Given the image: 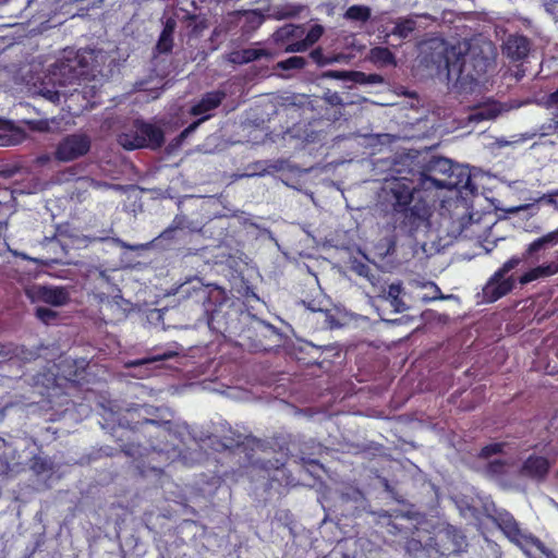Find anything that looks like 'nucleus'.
Segmentation results:
<instances>
[{"mask_svg":"<svg viewBox=\"0 0 558 558\" xmlns=\"http://www.w3.org/2000/svg\"><path fill=\"white\" fill-rule=\"evenodd\" d=\"M414 161L409 157L396 160L392 174L383 185L384 204L388 208L396 230L414 238L421 230H427L433 215L432 206L420 195L423 190L416 179Z\"/></svg>","mask_w":558,"mask_h":558,"instance_id":"1","label":"nucleus"},{"mask_svg":"<svg viewBox=\"0 0 558 558\" xmlns=\"http://www.w3.org/2000/svg\"><path fill=\"white\" fill-rule=\"evenodd\" d=\"M170 422L142 417L137 410H129L121 423V436L130 439V442L119 445L120 449L129 457L142 454L143 445L156 449L161 434L169 430Z\"/></svg>","mask_w":558,"mask_h":558,"instance_id":"2","label":"nucleus"},{"mask_svg":"<svg viewBox=\"0 0 558 558\" xmlns=\"http://www.w3.org/2000/svg\"><path fill=\"white\" fill-rule=\"evenodd\" d=\"M118 141L128 150L138 148L159 149L165 143V133L159 126L136 119L132 129L120 134Z\"/></svg>","mask_w":558,"mask_h":558,"instance_id":"3","label":"nucleus"},{"mask_svg":"<svg viewBox=\"0 0 558 558\" xmlns=\"http://www.w3.org/2000/svg\"><path fill=\"white\" fill-rule=\"evenodd\" d=\"M209 446L217 452L228 451L231 454H243L244 465L252 464L256 449L260 440L252 435H243L229 427L222 436H210Z\"/></svg>","mask_w":558,"mask_h":558,"instance_id":"4","label":"nucleus"},{"mask_svg":"<svg viewBox=\"0 0 558 558\" xmlns=\"http://www.w3.org/2000/svg\"><path fill=\"white\" fill-rule=\"evenodd\" d=\"M490 519L505 536L525 554H529L526 546H533L542 553L546 551L545 544L533 534L524 533L519 522L509 511L505 509L496 510L495 514L490 515Z\"/></svg>","mask_w":558,"mask_h":558,"instance_id":"5","label":"nucleus"},{"mask_svg":"<svg viewBox=\"0 0 558 558\" xmlns=\"http://www.w3.org/2000/svg\"><path fill=\"white\" fill-rule=\"evenodd\" d=\"M227 94L223 90H211L205 93L201 99L194 104L190 113L194 117H201L186 126L178 136L179 142H183L190 134H192L203 122L211 118L210 111L217 109L225 100Z\"/></svg>","mask_w":558,"mask_h":558,"instance_id":"6","label":"nucleus"},{"mask_svg":"<svg viewBox=\"0 0 558 558\" xmlns=\"http://www.w3.org/2000/svg\"><path fill=\"white\" fill-rule=\"evenodd\" d=\"M453 165L454 162L446 157H434L428 161L424 171H421L415 162L412 167H414L416 179L421 182L423 190L428 191L439 190L435 180L442 181V179H446L452 171Z\"/></svg>","mask_w":558,"mask_h":558,"instance_id":"7","label":"nucleus"},{"mask_svg":"<svg viewBox=\"0 0 558 558\" xmlns=\"http://www.w3.org/2000/svg\"><path fill=\"white\" fill-rule=\"evenodd\" d=\"M468 53L461 51L458 46H451L445 49L444 52V68L447 71V78L449 81H475L480 75L478 72L473 73L466 69Z\"/></svg>","mask_w":558,"mask_h":558,"instance_id":"8","label":"nucleus"},{"mask_svg":"<svg viewBox=\"0 0 558 558\" xmlns=\"http://www.w3.org/2000/svg\"><path fill=\"white\" fill-rule=\"evenodd\" d=\"M90 146V138L86 134H70L57 144L53 156L60 162L73 161L87 155Z\"/></svg>","mask_w":558,"mask_h":558,"instance_id":"9","label":"nucleus"},{"mask_svg":"<svg viewBox=\"0 0 558 558\" xmlns=\"http://www.w3.org/2000/svg\"><path fill=\"white\" fill-rule=\"evenodd\" d=\"M26 296L33 302H43L52 306L66 305L71 300L66 287L34 284L25 290Z\"/></svg>","mask_w":558,"mask_h":558,"instance_id":"10","label":"nucleus"},{"mask_svg":"<svg viewBox=\"0 0 558 558\" xmlns=\"http://www.w3.org/2000/svg\"><path fill=\"white\" fill-rule=\"evenodd\" d=\"M87 368L88 361L85 357H65L58 365L59 373L62 377L76 387H81L84 383H87Z\"/></svg>","mask_w":558,"mask_h":558,"instance_id":"11","label":"nucleus"},{"mask_svg":"<svg viewBox=\"0 0 558 558\" xmlns=\"http://www.w3.org/2000/svg\"><path fill=\"white\" fill-rule=\"evenodd\" d=\"M531 49V39L518 33L508 35L501 45L502 54L512 62L526 59Z\"/></svg>","mask_w":558,"mask_h":558,"instance_id":"12","label":"nucleus"},{"mask_svg":"<svg viewBox=\"0 0 558 558\" xmlns=\"http://www.w3.org/2000/svg\"><path fill=\"white\" fill-rule=\"evenodd\" d=\"M512 277L497 276L495 271L482 289L483 300L486 303H493L507 295L514 288Z\"/></svg>","mask_w":558,"mask_h":558,"instance_id":"13","label":"nucleus"},{"mask_svg":"<svg viewBox=\"0 0 558 558\" xmlns=\"http://www.w3.org/2000/svg\"><path fill=\"white\" fill-rule=\"evenodd\" d=\"M435 181L438 183L439 190L470 191L471 193L477 190L468 170L457 163L453 165L452 171L446 179Z\"/></svg>","mask_w":558,"mask_h":558,"instance_id":"14","label":"nucleus"},{"mask_svg":"<svg viewBox=\"0 0 558 558\" xmlns=\"http://www.w3.org/2000/svg\"><path fill=\"white\" fill-rule=\"evenodd\" d=\"M305 34V27L302 25L286 24L278 28L274 34V41L282 47L284 51L292 52L290 45L298 43Z\"/></svg>","mask_w":558,"mask_h":558,"instance_id":"15","label":"nucleus"},{"mask_svg":"<svg viewBox=\"0 0 558 558\" xmlns=\"http://www.w3.org/2000/svg\"><path fill=\"white\" fill-rule=\"evenodd\" d=\"M549 461L542 456H530L521 466V474L534 480H544L549 472Z\"/></svg>","mask_w":558,"mask_h":558,"instance_id":"16","label":"nucleus"},{"mask_svg":"<svg viewBox=\"0 0 558 558\" xmlns=\"http://www.w3.org/2000/svg\"><path fill=\"white\" fill-rule=\"evenodd\" d=\"M558 244V228L551 232L531 242L525 248L524 258H527L530 263H535L539 258V253L550 246Z\"/></svg>","mask_w":558,"mask_h":558,"instance_id":"17","label":"nucleus"},{"mask_svg":"<svg viewBox=\"0 0 558 558\" xmlns=\"http://www.w3.org/2000/svg\"><path fill=\"white\" fill-rule=\"evenodd\" d=\"M268 56L269 53L266 49L245 48L231 51L229 53V61L234 64H246Z\"/></svg>","mask_w":558,"mask_h":558,"instance_id":"18","label":"nucleus"},{"mask_svg":"<svg viewBox=\"0 0 558 558\" xmlns=\"http://www.w3.org/2000/svg\"><path fill=\"white\" fill-rule=\"evenodd\" d=\"M177 22L172 17H168L163 24V28L157 41L156 48L160 53H168L173 47V34Z\"/></svg>","mask_w":558,"mask_h":558,"instance_id":"19","label":"nucleus"},{"mask_svg":"<svg viewBox=\"0 0 558 558\" xmlns=\"http://www.w3.org/2000/svg\"><path fill=\"white\" fill-rule=\"evenodd\" d=\"M324 33V28L319 24L313 25L307 32L305 31L304 36L298 43L290 45L291 51H305L307 48L313 46L319 40Z\"/></svg>","mask_w":558,"mask_h":558,"instance_id":"20","label":"nucleus"},{"mask_svg":"<svg viewBox=\"0 0 558 558\" xmlns=\"http://www.w3.org/2000/svg\"><path fill=\"white\" fill-rule=\"evenodd\" d=\"M372 62L380 65H395L396 57L387 47H375L369 51Z\"/></svg>","mask_w":558,"mask_h":558,"instance_id":"21","label":"nucleus"},{"mask_svg":"<svg viewBox=\"0 0 558 558\" xmlns=\"http://www.w3.org/2000/svg\"><path fill=\"white\" fill-rule=\"evenodd\" d=\"M348 82L360 85H375L384 83V77L376 73L366 74L361 71H349Z\"/></svg>","mask_w":558,"mask_h":558,"instance_id":"22","label":"nucleus"},{"mask_svg":"<svg viewBox=\"0 0 558 558\" xmlns=\"http://www.w3.org/2000/svg\"><path fill=\"white\" fill-rule=\"evenodd\" d=\"M226 313L221 311H215L208 318V326L214 331L226 336V333H232L231 326L225 320Z\"/></svg>","mask_w":558,"mask_h":558,"instance_id":"23","label":"nucleus"},{"mask_svg":"<svg viewBox=\"0 0 558 558\" xmlns=\"http://www.w3.org/2000/svg\"><path fill=\"white\" fill-rule=\"evenodd\" d=\"M3 124L2 130L11 131V134H0V146H13L22 142L24 133L20 129H13L11 122L0 121Z\"/></svg>","mask_w":558,"mask_h":558,"instance_id":"24","label":"nucleus"},{"mask_svg":"<svg viewBox=\"0 0 558 558\" xmlns=\"http://www.w3.org/2000/svg\"><path fill=\"white\" fill-rule=\"evenodd\" d=\"M344 17L350 21L366 22L371 19V9L366 5L354 4L347 9Z\"/></svg>","mask_w":558,"mask_h":558,"instance_id":"25","label":"nucleus"},{"mask_svg":"<svg viewBox=\"0 0 558 558\" xmlns=\"http://www.w3.org/2000/svg\"><path fill=\"white\" fill-rule=\"evenodd\" d=\"M306 65V60L303 57L293 56L286 60L279 61L275 69L281 71L301 70Z\"/></svg>","mask_w":558,"mask_h":558,"instance_id":"26","label":"nucleus"},{"mask_svg":"<svg viewBox=\"0 0 558 558\" xmlns=\"http://www.w3.org/2000/svg\"><path fill=\"white\" fill-rule=\"evenodd\" d=\"M416 26L415 21L408 19L402 20L396 23L392 34L399 36L400 38H408L412 32H414Z\"/></svg>","mask_w":558,"mask_h":558,"instance_id":"27","label":"nucleus"},{"mask_svg":"<svg viewBox=\"0 0 558 558\" xmlns=\"http://www.w3.org/2000/svg\"><path fill=\"white\" fill-rule=\"evenodd\" d=\"M520 264H530L527 258H524V253H522L521 256L514 255L510 257L507 262H505L502 266L496 270L497 276H506L509 271L517 268Z\"/></svg>","mask_w":558,"mask_h":558,"instance_id":"28","label":"nucleus"},{"mask_svg":"<svg viewBox=\"0 0 558 558\" xmlns=\"http://www.w3.org/2000/svg\"><path fill=\"white\" fill-rule=\"evenodd\" d=\"M310 58L319 66L331 64L339 60L338 56H325L320 47L313 49L310 52Z\"/></svg>","mask_w":558,"mask_h":558,"instance_id":"29","label":"nucleus"},{"mask_svg":"<svg viewBox=\"0 0 558 558\" xmlns=\"http://www.w3.org/2000/svg\"><path fill=\"white\" fill-rule=\"evenodd\" d=\"M507 463L504 460L496 459L485 468V474L492 478L502 476L506 473Z\"/></svg>","mask_w":558,"mask_h":558,"instance_id":"30","label":"nucleus"},{"mask_svg":"<svg viewBox=\"0 0 558 558\" xmlns=\"http://www.w3.org/2000/svg\"><path fill=\"white\" fill-rule=\"evenodd\" d=\"M35 316L44 324L50 325L58 319V313L51 308L38 306Z\"/></svg>","mask_w":558,"mask_h":558,"instance_id":"31","label":"nucleus"},{"mask_svg":"<svg viewBox=\"0 0 558 558\" xmlns=\"http://www.w3.org/2000/svg\"><path fill=\"white\" fill-rule=\"evenodd\" d=\"M31 469L36 474L40 475V474H44V473L50 471L52 469V466H51V463L47 459L41 458L39 456H35L32 459Z\"/></svg>","mask_w":558,"mask_h":558,"instance_id":"32","label":"nucleus"},{"mask_svg":"<svg viewBox=\"0 0 558 558\" xmlns=\"http://www.w3.org/2000/svg\"><path fill=\"white\" fill-rule=\"evenodd\" d=\"M505 444L502 442H493L484 446L480 453L478 458L481 459H487L492 456L499 454L504 451Z\"/></svg>","mask_w":558,"mask_h":558,"instance_id":"33","label":"nucleus"},{"mask_svg":"<svg viewBox=\"0 0 558 558\" xmlns=\"http://www.w3.org/2000/svg\"><path fill=\"white\" fill-rule=\"evenodd\" d=\"M304 10L303 5L287 4L281 9V17H294L298 16Z\"/></svg>","mask_w":558,"mask_h":558,"instance_id":"34","label":"nucleus"},{"mask_svg":"<svg viewBox=\"0 0 558 558\" xmlns=\"http://www.w3.org/2000/svg\"><path fill=\"white\" fill-rule=\"evenodd\" d=\"M323 78L348 81L349 71L344 70H327L322 73Z\"/></svg>","mask_w":558,"mask_h":558,"instance_id":"35","label":"nucleus"},{"mask_svg":"<svg viewBox=\"0 0 558 558\" xmlns=\"http://www.w3.org/2000/svg\"><path fill=\"white\" fill-rule=\"evenodd\" d=\"M542 277L543 276L541 274V268H539V266H537V267L532 268L529 271L524 272L520 278V282L522 284H525V283L532 282Z\"/></svg>","mask_w":558,"mask_h":558,"instance_id":"36","label":"nucleus"},{"mask_svg":"<svg viewBox=\"0 0 558 558\" xmlns=\"http://www.w3.org/2000/svg\"><path fill=\"white\" fill-rule=\"evenodd\" d=\"M542 277L543 276L541 274V268H539V266H537V267L532 268L529 271L524 272L520 278V282L522 284H525V283L532 282Z\"/></svg>","mask_w":558,"mask_h":558,"instance_id":"37","label":"nucleus"},{"mask_svg":"<svg viewBox=\"0 0 558 558\" xmlns=\"http://www.w3.org/2000/svg\"><path fill=\"white\" fill-rule=\"evenodd\" d=\"M175 354L177 353L174 351H166L161 354L158 353V354L153 355L149 359L142 360V361L137 362L136 364H145V363H149V362L165 361V360H169V359L173 357Z\"/></svg>","mask_w":558,"mask_h":558,"instance_id":"38","label":"nucleus"},{"mask_svg":"<svg viewBox=\"0 0 558 558\" xmlns=\"http://www.w3.org/2000/svg\"><path fill=\"white\" fill-rule=\"evenodd\" d=\"M189 20L194 22V25H192V23H190L189 26H192L193 27V32L196 33V34L201 33L204 28L207 27L206 21L205 20L198 21V17L196 15H190Z\"/></svg>","mask_w":558,"mask_h":558,"instance_id":"39","label":"nucleus"},{"mask_svg":"<svg viewBox=\"0 0 558 558\" xmlns=\"http://www.w3.org/2000/svg\"><path fill=\"white\" fill-rule=\"evenodd\" d=\"M539 268H541V274L543 277H549V276H553L558 272V264H556V263L542 265V266H539Z\"/></svg>","mask_w":558,"mask_h":558,"instance_id":"40","label":"nucleus"},{"mask_svg":"<svg viewBox=\"0 0 558 558\" xmlns=\"http://www.w3.org/2000/svg\"><path fill=\"white\" fill-rule=\"evenodd\" d=\"M29 129L34 131L44 132L49 129L48 121L46 120H33L28 122Z\"/></svg>","mask_w":558,"mask_h":558,"instance_id":"41","label":"nucleus"},{"mask_svg":"<svg viewBox=\"0 0 558 558\" xmlns=\"http://www.w3.org/2000/svg\"><path fill=\"white\" fill-rule=\"evenodd\" d=\"M402 292V288L400 284H390L388 288V298L391 300H398Z\"/></svg>","mask_w":558,"mask_h":558,"instance_id":"42","label":"nucleus"},{"mask_svg":"<svg viewBox=\"0 0 558 558\" xmlns=\"http://www.w3.org/2000/svg\"><path fill=\"white\" fill-rule=\"evenodd\" d=\"M547 107H557L558 108V89L550 93L546 98Z\"/></svg>","mask_w":558,"mask_h":558,"instance_id":"43","label":"nucleus"},{"mask_svg":"<svg viewBox=\"0 0 558 558\" xmlns=\"http://www.w3.org/2000/svg\"><path fill=\"white\" fill-rule=\"evenodd\" d=\"M391 304L397 312H402L405 310V304L400 299V296H398V300H391Z\"/></svg>","mask_w":558,"mask_h":558,"instance_id":"44","label":"nucleus"},{"mask_svg":"<svg viewBox=\"0 0 558 558\" xmlns=\"http://www.w3.org/2000/svg\"><path fill=\"white\" fill-rule=\"evenodd\" d=\"M46 97L48 99H50L51 101H56V100H59V93L58 92L48 90L47 94H46Z\"/></svg>","mask_w":558,"mask_h":558,"instance_id":"45","label":"nucleus"},{"mask_svg":"<svg viewBox=\"0 0 558 558\" xmlns=\"http://www.w3.org/2000/svg\"><path fill=\"white\" fill-rule=\"evenodd\" d=\"M12 353L11 349H8L4 344H0V355H10Z\"/></svg>","mask_w":558,"mask_h":558,"instance_id":"46","label":"nucleus"},{"mask_svg":"<svg viewBox=\"0 0 558 558\" xmlns=\"http://www.w3.org/2000/svg\"><path fill=\"white\" fill-rule=\"evenodd\" d=\"M178 220V217L174 218V220L172 221V225L170 226L169 230H177L180 228V225L177 222Z\"/></svg>","mask_w":558,"mask_h":558,"instance_id":"47","label":"nucleus"},{"mask_svg":"<svg viewBox=\"0 0 558 558\" xmlns=\"http://www.w3.org/2000/svg\"><path fill=\"white\" fill-rule=\"evenodd\" d=\"M34 2H35V0H26V5H25L24 10L29 9Z\"/></svg>","mask_w":558,"mask_h":558,"instance_id":"48","label":"nucleus"},{"mask_svg":"<svg viewBox=\"0 0 558 558\" xmlns=\"http://www.w3.org/2000/svg\"><path fill=\"white\" fill-rule=\"evenodd\" d=\"M553 195H557L558 196V191L554 192Z\"/></svg>","mask_w":558,"mask_h":558,"instance_id":"49","label":"nucleus"},{"mask_svg":"<svg viewBox=\"0 0 558 558\" xmlns=\"http://www.w3.org/2000/svg\"><path fill=\"white\" fill-rule=\"evenodd\" d=\"M556 128L558 129V120L556 121Z\"/></svg>","mask_w":558,"mask_h":558,"instance_id":"50","label":"nucleus"}]
</instances>
